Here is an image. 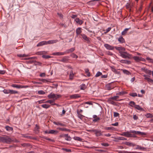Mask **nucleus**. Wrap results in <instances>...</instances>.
I'll use <instances>...</instances> for the list:
<instances>
[{
  "mask_svg": "<svg viewBox=\"0 0 153 153\" xmlns=\"http://www.w3.org/2000/svg\"><path fill=\"white\" fill-rule=\"evenodd\" d=\"M12 141V139L8 136H0V143L10 144Z\"/></svg>",
  "mask_w": 153,
  "mask_h": 153,
  "instance_id": "f257e3e1",
  "label": "nucleus"
},
{
  "mask_svg": "<svg viewBox=\"0 0 153 153\" xmlns=\"http://www.w3.org/2000/svg\"><path fill=\"white\" fill-rule=\"evenodd\" d=\"M61 97L59 95L54 94L52 93H51L48 96V97L49 99H53V100H55Z\"/></svg>",
  "mask_w": 153,
  "mask_h": 153,
  "instance_id": "f03ea898",
  "label": "nucleus"
},
{
  "mask_svg": "<svg viewBox=\"0 0 153 153\" xmlns=\"http://www.w3.org/2000/svg\"><path fill=\"white\" fill-rule=\"evenodd\" d=\"M120 56L123 58L129 59L131 58V55L126 52L120 51Z\"/></svg>",
  "mask_w": 153,
  "mask_h": 153,
  "instance_id": "7ed1b4c3",
  "label": "nucleus"
},
{
  "mask_svg": "<svg viewBox=\"0 0 153 153\" xmlns=\"http://www.w3.org/2000/svg\"><path fill=\"white\" fill-rule=\"evenodd\" d=\"M130 132L131 133L140 135L142 136H143L146 135V133L144 132H141L140 131L131 130H130Z\"/></svg>",
  "mask_w": 153,
  "mask_h": 153,
  "instance_id": "20e7f679",
  "label": "nucleus"
},
{
  "mask_svg": "<svg viewBox=\"0 0 153 153\" xmlns=\"http://www.w3.org/2000/svg\"><path fill=\"white\" fill-rule=\"evenodd\" d=\"M83 39L86 41V42L88 44H89L90 43V41L89 38L87 37V36L84 34H81Z\"/></svg>",
  "mask_w": 153,
  "mask_h": 153,
  "instance_id": "39448f33",
  "label": "nucleus"
},
{
  "mask_svg": "<svg viewBox=\"0 0 153 153\" xmlns=\"http://www.w3.org/2000/svg\"><path fill=\"white\" fill-rule=\"evenodd\" d=\"M69 57L68 56H64L61 59L59 60V61L63 62H67L69 61Z\"/></svg>",
  "mask_w": 153,
  "mask_h": 153,
  "instance_id": "423d86ee",
  "label": "nucleus"
},
{
  "mask_svg": "<svg viewBox=\"0 0 153 153\" xmlns=\"http://www.w3.org/2000/svg\"><path fill=\"white\" fill-rule=\"evenodd\" d=\"M102 132L100 130L97 129L95 133V136L97 137L102 136L103 135Z\"/></svg>",
  "mask_w": 153,
  "mask_h": 153,
  "instance_id": "0eeeda50",
  "label": "nucleus"
},
{
  "mask_svg": "<svg viewBox=\"0 0 153 153\" xmlns=\"http://www.w3.org/2000/svg\"><path fill=\"white\" fill-rule=\"evenodd\" d=\"M104 46L107 49L109 50H113L114 48V47L110 45L105 44L104 45Z\"/></svg>",
  "mask_w": 153,
  "mask_h": 153,
  "instance_id": "6e6552de",
  "label": "nucleus"
},
{
  "mask_svg": "<svg viewBox=\"0 0 153 153\" xmlns=\"http://www.w3.org/2000/svg\"><path fill=\"white\" fill-rule=\"evenodd\" d=\"M81 97V96L79 94H74L71 95L70 97L71 99H76Z\"/></svg>",
  "mask_w": 153,
  "mask_h": 153,
  "instance_id": "1a4fd4ad",
  "label": "nucleus"
},
{
  "mask_svg": "<svg viewBox=\"0 0 153 153\" xmlns=\"http://www.w3.org/2000/svg\"><path fill=\"white\" fill-rule=\"evenodd\" d=\"M65 54V52H54L52 53V55L54 56H62L64 55Z\"/></svg>",
  "mask_w": 153,
  "mask_h": 153,
  "instance_id": "9d476101",
  "label": "nucleus"
},
{
  "mask_svg": "<svg viewBox=\"0 0 153 153\" xmlns=\"http://www.w3.org/2000/svg\"><path fill=\"white\" fill-rule=\"evenodd\" d=\"M130 133H131L130 131H127L126 132H123L121 134V135L123 136L129 137Z\"/></svg>",
  "mask_w": 153,
  "mask_h": 153,
  "instance_id": "9b49d317",
  "label": "nucleus"
},
{
  "mask_svg": "<svg viewBox=\"0 0 153 153\" xmlns=\"http://www.w3.org/2000/svg\"><path fill=\"white\" fill-rule=\"evenodd\" d=\"M11 86L13 87L17 88H23L24 87V86H22L20 85L16 84H13L11 85Z\"/></svg>",
  "mask_w": 153,
  "mask_h": 153,
  "instance_id": "f8f14e48",
  "label": "nucleus"
},
{
  "mask_svg": "<svg viewBox=\"0 0 153 153\" xmlns=\"http://www.w3.org/2000/svg\"><path fill=\"white\" fill-rule=\"evenodd\" d=\"M75 48H72L69 49H68L65 51V54H67L73 52L75 50Z\"/></svg>",
  "mask_w": 153,
  "mask_h": 153,
  "instance_id": "ddd939ff",
  "label": "nucleus"
},
{
  "mask_svg": "<svg viewBox=\"0 0 153 153\" xmlns=\"http://www.w3.org/2000/svg\"><path fill=\"white\" fill-rule=\"evenodd\" d=\"M110 68L111 69V71L113 72H114L115 74H119L120 72L117 71L116 69L115 68V67L114 66H110Z\"/></svg>",
  "mask_w": 153,
  "mask_h": 153,
  "instance_id": "4468645a",
  "label": "nucleus"
},
{
  "mask_svg": "<svg viewBox=\"0 0 153 153\" xmlns=\"http://www.w3.org/2000/svg\"><path fill=\"white\" fill-rule=\"evenodd\" d=\"M75 75V73H73L72 71H71L70 73L69 79L71 80H72L73 79L74 76Z\"/></svg>",
  "mask_w": 153,
  "mask_h": 153,
  "instance_id": "2eb2a0df",
  "label": "nucleus"
},
{
  "mask_svg": "<svg viewBox=\"0 0 153 153\" xmlns=\"http://www.w3.org/2000/svg\"><path fill=\"white\" fill-rule=\"evenodd\" d=\"M120 62L122 63H124L127 64H131V61L127 60H121L120 61Z\"/></svg>",
  "mask_w": 153,
  "mask_h": 153,
  "instance_id": "dca6fc26",
  "label": "nucleus"
},
{
  "mask_svg": "<svg viewBox=\"0 0 153 153\" xmlns=\"http://www.w3.org/2000/svg\"><path fill=\"white\" fill-rule=\"evenodd\" d=\"M58 42V40L57 39L54 40H49L48 41H47V44H52L55 43H56Z\"/></svg>",
  "mask_w": 153,
  "mask_h": 153,
  "instance_id": "f3484780",
  "label": "nucleus"
},
{
  "mask_svg": "<svg viewBox=\"0 0 153 153\" xmlns=\"http://www.w3.org/2000/svg\"><path fill=\"white\" fill-rule=\"evenodd\" d=\"M47 41H43L39 42L37 45V46L39 47L44 45H47Z\"/></svg>",
  "mask_w": 153,
  "mask_h": 153,
  "instance_id": "a211bd4d",
  "label": "nucleus"
},
{
  "mask_svg": "<svg viewBox=\"0 0 153 153\" xmlns=\"http://www.w3.org/2000/svg\"><path fill=\"white\" fill-rule=\"evenodd\" d=\"M54 100H50L47 101L46 102L47 103H49L51 104L52 105H57V104L54 102Z\"/></svg>",
  "mask_w": 153,
  "mask_h": 153,
  "instance_id": "6ab92c4d",
  "label": "nucleus"
},
{
  "mask_svg": "<svg viewBox=\"0 0 153 153\" xmlns=\"http://www.w3.org/2000/svg\"><path fill=\"white\" fill-rule=\"evenodd\" d=\"M125 144L127 146L133 147L136 145L133 143H130L129 142H126L125 143Z\"/></svg>",
  "mask_w": 153,
  "mask_h": 153,
  "instance_id": "aec40b11",
  "label": "nucleus"
},
{
  "mask_svg": "<svg viewBox=\"0 0 153 153\" xmlns=\"http://www.w3.org/2000/svg\"><path fill=\"white\" fill-rule=\"evenodd\" d=\"M82 32L81 28L78 27L77 28L76 31V34L77 35H81V33Z\"/></svg>",
  "mask_w": 153,
  "mask_h": 153,
  "instance_id": "412c9836",
  "label": "nucleus"
},
{
  "mask_svg": "<svg viewBox=\"0 0 153 153\" xmlns=\"http://www.w3.org/2000/svg\"><path fill=\"white\" fill-rule=\"evenodd\" d=\"M107 102L108 103L112 104L113 105H116V102L113 101L110 98L108 99Z\"/></svg>",
  "mask_w": 153,
  "mask_h": 153,
  "instance_id": "4be33fe9",
  "label": "nucleus"
},
{
  "mask_svg": "<svg viewBox=\"0 0 153 153\" xmlns=\"http://www.w3.org/2000/svg\"><path fill=\"white\" fill-rule=\"evenodd\" d=\"M114 48L117 50H118L119 51V52L120 51H125V49L124 48H123L122 47H115Z\"/></svg>",
  "mask_w": 153,
  "mask_h": 153,
  "instance_id": "5701e85b",
  "label": "nucleus"
},
{
  "mask_svg": "<svg viewBox=\"0 0 153 153\" xmlns=\"http://www.w3.org/2000/svg\"><path fill=\"white\" fill-rule=\"evenodd\" d=\"M132 5L128 3H127L126 4V8L128 9V10L129 11H131V8L132 7Z\"/></svg>",
  "mask_w": 153,
  "mask_h": 153,
  "instance_id": "b1692460",
  "label": "nucleus"
},
{
  "mask_svg": "<svg viewBox=\"0 0 153 153\" xmlns=\"http://www.w3.org/2000/svg\"><path fill=\"white\" fill-rule=\"evenodd\" d=\"M49 134H56L58 133V131L56 130H51L49 131Z\"/></svg>",
  "mask_w": 153,
  "mask_h": 153,
  "instance_id": "393cba45",
  "label": "nucleus"
},
{
  "mask_svg": "<svg viewBox=\"0 0 153 153\" xmlns=\"http://www.w3.org/2000/svg\"><path fill=\"white\" fill-rule=\"evenodd\" d=\"M133 58L136 62H138L140 61L142 59L141 58H140L137 56H134L133 57Z\"/></svg>",
  "mask_w": 153,
  "mask_h": 153,
  "instance_id": "a878e982",
  "label": "nucleus"
},
{
  "mask_svg": "<svg viewBox=\"0 0 153 153\" xmlns=\"http://www.w3.org/2000/svg\"><path fill=\"white\" fill-rule=\"evenodd\" d=\"M118 41L121 43H123L125 42V40L124 39L122 36H120L118 39Z\"/></svg>",
  "mask_w": 153,
  "mask_h": 153,
  "instance_id": "bb28decb",
  "label": "nucleus"
},
{
  "mask_svg": "<svg viewBox=\"0 0 153 153\" xmlns=\"http://www.w3.org/2000/svg\"><path fill=\"white\" fill-rule=\"evenodd\" d=\"M53 123L55 125H60V126H65V124L62 123H60L59 122H53Z\"/></svg>",
  "mask_w": 153,
  "mask_h": 153,
  "instance_id": "cd10ccee",
  "label": "nucleus"
},
{
  "mask_svg": "<svg viewBox=\"0 0 153 153\" xmlns=\"http://www.w3.org/2000/svg\"><path fill=\"white\" fill-rule=\"evenodd\" d=\"M127 94V92L126 91H122L117 93L116 94L119 95H123Z\"/></svg>",
  "mask_w": 153,
  "mask_h": 153,
  "instance_id": "c85d7f7f",
  "label": "nucleus"
},
{
  "mask_svg": "<svg viewBox=\"0 0 153 153\" xmlns=\"http://www.w3.org/2000/svg\"><path fill=\"white\" fill-rule=\"evenodd\" d=\"M75 21L76 22L79 24L81 25L83 23V22L82 20H79V18H76L75 19Z\"/></svg>",
  "mask_w": 153,
  "mask_h": 153,
  "instance_id": "c756f323",
  "label": "nucleus"
},
{
  "mask_svg": "<svg viewBox=\"0 0 153 153\" xmlns=\"http://www.w3.org/2000/svg\"><path fill=\"white\" fill-rule=\"evenodd\" d=\"M17 56L21 58L22 57H27L29 56V54L26 55L25 54H18Z\"/></svg>",
  "mask_w": 153,
  "mask_h": 153,
  "instance_id": "7c9ffc66",
  "label": "nucleus"
},
{
  "mask_svg": "<svg viewBox=\"0 0 153 153\" xmlns=\"http://www.w3.org/2000/svg\"><path fill=\"white\" fill-rule=\"evenodd\" d=\"M65 137V139L67 141H71V138L69 136L68 134H66Z\"/></svg>",
  "mask_w": 153,
  "mask_h": 153,
  "instance_id": "2f4dec72",
  "label": "nucleus"
},
{
  "mask_svg": "<svg viewBox=\"0 0 153 153\" xmlns=\"http://www.w3.org/2000/svg\"><path fill=\"white\" fill-rule=\"evenodd\" d=\"M129 105L131 107H133L134 106V107H135V105H135V102L133 101H131L129 102Z\"/></svg>",
  "mask_w": 153,
  "mask_h": 153,
  "instance_id": "473e14b6",
  "label": "nucleus"
},
{
  "mask_svg": "<svg viewBox=\"0 0 153 153\" xmlns=\"http://www.w3.org/2000/svg\"><path fill=\"white\" fill-rule=\"evenodd\" d=\"M122 71L125 74H126L128 75H129L131 74L130 72L127 70L125 69H122Z\"/></svg>",
  "mask_w": 153,
  "mask_h": 153,
  "instance_id": "72a5a7b5",
  "label": "nucleus"
},
{
  "mask_svg": "<svg viewBox=\"0 0 153 153\" xmlns=\"http://www.w3.org/2000/svg\"><path fill=\"white\" fill-rule=\"evenodd\" d=\"M40 81H42L43 82L46 83L47 82H50V79H40Z\"/></svg>",
  "mask_w": 153,
  "mask_h": 153,
  "instance_id": "f704fd0d",
  "label": "nucleus"
},
{
  "mask_svg": "<svg viewBox=\"0 0 153 153\" xmlns=\"http://www.w3.org/2000/svg\"><path fill=\"white\" fill-rule=\"evenodd\" d=\"M73 138L76 140H77L79 141H82V139L79 137H74Z\"/></svg>",
  "mask_w": 153,
  "mask_h": 153,
  "instance_id": "c9c22d12",
  "label": "nucleus"
},
{
  "mask_svg": "<svg viewBox=\"0 0 153 153\" xmlns=\"http://www.w3.org/2000/svg\"><path fill=\"white\" fill-rule=\"evenodd\" d=\"M5 128L7 131H12L13 130V128L12 127H9V126H6L5 127Z\"/></svg>",
  "mask_w": 153,
  "mask_h": 153,
  "instance_id": "e433bc0d",
  "label": "nucleus"
},
{
  "mask_svg": "<svg viewBox=\"0 0 153 153\" xmlns=\"http://www.w3.org/2000/svg\"><path fill=\"white\" fill-rule=\"evenodd\" d=\"M134 108L137 109L139 110L142 111L143 109V108H141L140 107V106L139 105H135Z\"/></svg>",
  "mask_w": 153,
  "mask_h": 153,
  "instance_id": "4c0bfd02",
  "label": "nucleus"
},
{
  "mask_svg": "<svg viewBox=\"0 0 153 153\" xmlns=\"http://www.w3.org/2000/svg\"><path fill=\"white\" fill-rule=\"evenodd\" d=\"M144 79L146 80L149 82L153 83V80L148 77H146Z\"/></svg>",
  "mask_w": 153,
  "mask_h": 153,
  "instance_id": "58836bf2",
  "label": "nucleus"
},
{
  "mask_svg": "<svg viewBox=\"0 0 153 153\" xmlns=\"http://www.w3.org/2000/svg\"><path fill=\"white\" fill-rule=\"evenodd\" d=\"M41 106L43 108H45L46 109L50 107V105H49L46 104H44L42 105H41Z\"/></svg>",
  "mask_w": 153,
  "mask_h": 153,
  "instance_id": "ea45409f",
  "label": "nucleus"
},
{
  "mask_svg": "<svg viewBox=\"0 0 153 153\" xmlns=\"http://www.w3.org/2000/svg\"><path fill=\"white\" fill-rule=\"evenodd\" d=\"M129 29V28H126L122 32L121 34L123 35H125Z\"/></svg>",
  "mask_w": 153,
  "mask_h": 153,
  "instance_id": "a19ab883",
  "label": "nucleus"
},
{
  "mask_svg": "<svg viewBox=\"0 0 153 153\" xmlns=\"http://www.w3.org/2000/svg\"><path fill=\"white\" fill-rule=\"evenodd\" d=\"M18 92L17 91H16L13 90H10V93L12 94H18Z\"/></svg>",
  "mask_w": 153,
  "mask_h": 153,
  "instance_id": "79ce46f5",
  "label": "nucleus"
},
{
  "mask_svg": "<svg viewBox=\"0 0 153 153\" xmlns=\"http://www.w3.org/2000/svg\"><path fill=\"white\" fill-rule=\"evenodd\" d=\"M146 117L147 118H152L153 117V115L150 113H147L145 115Z\"/></svg>",
  "mask_w": 153,
  "mask_h": 153,
  "instance_id": "37998d69",
  "label": "nucleus"
},
{
  "mask_svg": "<svg viewBox=\"0 0 153 153\" xmlns=\"http://www.w3.org/2000/svg\"><path fill=\"white\" fill-rule=\"evenodd\" d=\"M145 149V148L144 147H141L139 145H137V147L136 148V149H139L141 150H143Z\"/></svg>",
  "mask_w": 153,
  "mask_h": 153,
  "instance_id": "c03bdc74",
  "label": "nucleus"
},
{
  "mask_svg": "<svg viewBox=\"0 0 153 153\" xmlns=\"http://www.w3.org/2000/svg\"><path fill=\"white\" fill-rule=\"evenodd\" d=\"M70 56L73 58L76 59L78 58V56L74 53H72L70 55Z\"/></svg>",
  "mask_w": 153,
  "mask_h": 153,
  "instance_id": "a18cd8bd",
  "label": "nucleus"
},
{
  "mask_svg": "<svg viewBox=\"0 0 153 153\" xmlns=\"http://www.w3.org/2000/svg\"><path fill=\"white\" fill-rule=\"evenodd\" d=\"M46 53H47V52L45 51H43L41 52H38L36 53V54L37 55H40Z\"/></svg>",
  "mask_w": 153,
  "mask_h": 153,
  "instance_id": "49530a36",
  "label": "nucleus"
},
{
  "mask_svg": "<svg viewBox=\"0 0 153 153\" xmlns=\"http://www.w3.org/2000/svg\"><path fill=\"white\" fill-rule=\"evenodd\" d=\"M86 104H88L90 105H92V104L91 102L88 101V102H85L84 103V106H85V107H86V108H88V106H85V105Z\"/></svg>",
  "mask_w": 153,
  "mask_h": 153,
  "instance_id": "de8ad7c7",
  "label": "nucleus"
},
{
  "mask_svg": "<svg viewBox=\"0 0 153 153\" xmlns=\"http://www.w3.org/2000/svg\"><path fill=\"white\" fill-rule=\"evenodd\" d=\"M37 93L39 94L43 95L45 94V92L42 90L39 91H38Z\"/></svg>",
  "mask_w": 153,
  "mask_h": 153,
  "instance_id": "09e8293b",
  "label": "nucleus"
},
{
  "mask_svg": "<svg viewBox=\"0 0 153 153\" xmlns=\"http://www.w3.org/2000/svg\"><path fill=\"white\" fill-rule=\"evenodd\" d=\"M77 114L78 115V116L79 118L80 119H82V118L83 116L80 113H79V112L78 110L77 111Z\"/></svg>",
  "mask_w": 153,
  "mask_h": 153,
  "instance_id": "8fccbe9b",
  "label": "nucleus"
},
{
  "mask_svg": "<svg viewBox=\"0 0 153 153\" xmlns=\"http://www.w3.org/2000/svg\"><path fill=\"white\" fill-rule=\"evenodd\" d=\"M42 57L45 59H47L51 57V56L49 55H43L42 56Z\"/></svg>",
  "mask_w": 153,
  "mask_h": 153,
  "instance_id": "3c124183",
  "label": "nucleus"
},
{
  "mask_svg": "<svg viewBox=\"0 0 153 153\" xmlns=\"http://www.w3.org/2000/svg\"><path fill=\"white\" fill-rule=\"evenodd\" d=\"M145 72L147 74H148L149 75H151L152 73V71L150 70H149L147 69L146 70H145Z\"/></svg>",
  "mask_w": 153,
  "mask_h": 153,
  "instance_id": "603ef678",
  "label": "nucleus"
},
{
  "mask_svg": "<svg viewBox=\"0 0 153 153\" xmlns=\"http://www.w3.org/2000/svg\"><path fill=\"white\" fill-rule=\"evenodd\" d=\"M21 146L24 147L30 146V145L29 143H23L21 144Z\"/></svg>",
  "mask_w": 153,
  "mask_h": 153,
  "instance_id": "864d4df0",
  "label": "nucleus"
},
{
  "mask_svg": "<svg viewBox=\"0 0 153 153\" xmlns=\"http://www.w3.org/2000/svg\"><path fill=\"white\" fill-rule=\"evenodd\" d=\"M106 88L108 90H111L112 89L110 85H107L106 86Z\"/></svg>",
  "mask_w": 153,
  "mask_h": 153,
  "instance_id": "5fc2aeb1",
  "label": "nucleus"
},
{
  "mask_svg": "<svg viewBox=\"0 0 153 153\" xmlns=\"http://www.w3.org/2000/svg\"><path fill=\"white\" fill-rule=\"evenodd\" d=\"M129 95L132 97H135L137 96V94L136 93H132L129 94Z\"/></svg>",
  "mask_w": 153,
  "mask_h": 153,
  "instance_id": "6e6d98bb",
  "label": "nucleus"
},
{
  "mask_svg": "<svg viewBox=\"0 0 153 153\" xmlns=\"http://www.w3.org/2000/svg\"><path fill=\"white\" fill-rule=\"evenodd\" d=\"M57 129H59L60 130L62 131H68V129L66 128H57Z\"/></svg>",
  "mask_w": 153,
  "mask_h": 153,
  "instance_id": "4d7b16f0",
  "label": "nucleus"
},
{
  "mask_svg": "<svg viewBox=\"0 0 153 153\" xmlns=\"http://www.w3.org/2000/svg\"><path fill=\"white\" fill-rule=\"evenodd\" d=\"M114 128L112 127H105L104 128V129L105 130H114Z\"/></svg>",
  "mask_w": 153,
  "mask_h": 153,
  "instance_id": "13d9d810",
  "label": "nucleus"
},
{
  "mask_svg": "<svg viewBox=\"0 0 153 153\" xmlns=\"http://www.w3.org/2000/svg\"><path fill=\"white\" fill-rule=\"evenodd\" d=\"M119 97V96H115L113 97H110V98L112 100H117V98Z\"/></svg>",
  "mask_w": 153,
  "mask_h": 153,
  "instance_id": "bf43d9fd",
  "label": "nucleus"
},
{
  "mask_svg": "<svg viewBox=\"0 0 153 153\" xmlns=\"http://www.w3.org/2000/svg\"><path fill=\"white\" fill-rule=\"evenodd\" d=\"M146 59L147 60L149 61L150 62L153 63V59H151L149 57H147L146 58Z\"/></svg>",
  "mask_w": 153,
  "mask_h": 153,
  "instance_id": "052dcab7",
  "label": "nucleus"
},
{
  "mask_svg": "<svg viewBox=\"0 0 153 153\" xmlns=\"http://www.w3.org/2000/svg\"><path fill=\"white\" fill-rule=\"evenodd\" d=\"M102 75V73L100 71L98 72L95 75V77H97Z\"/></svg>",
  "mask_w": 153,
  "mask_h": 153,
  "instance_id": "680f3d73",
  "label": "nucleus"
},
{
  "mask_svg": "<svg viewBox=\"0 0 153 153\" xmlns=\"http://www.w3.org/2000/svg\"><path fill=\"white\" fill-rule=\"evenodd\" d=\"M3 92L5 94H8L10 93V90L4 89L3 91Z\"/></svg>",
  "mask_w": 153,
  "mask_h": 153,
  "instance_id": "e2e57ef3",
  "label": "nucleus"
},
{
  "mask_svg": "<svg viewBox=\"0 0 153 153\" xmlns=\"http://www.w3.org/2000/svg\"><path fill=\"white\" fill-rule=\"evenodd\" d=\"M97 130V129H92L88 130V131L92 132H94L95 134Z\"/></svg>",
  "mask_w": 153,
  "mask_h": 153,
  "instance_id": "0e129e2a",
  "label": "nucleus"
},
{
  "mask_svg": "<svg viewBox=\"0 0 153 153\" xmlns=\"http://www.w3.org/2000/svg\"><path fill=\"white\" fill-rule=\"evenodd\" d=\"M62 150L63 151H65L66 152H71V150L70 149L62 148Z\"/></svg>",
  "mask_w": 153,
  "mask_h": 153,
  "instance_id": "69168bd1",
  "label": "nucleus"
},
{
  "mask_svg": "<svg viewBox=\"0 0 153 153\" xmlns=\"http://www.w3.org/2000/svg\"><path fill=\"white\" fill-rule=\"evenodd\" d=\"M114 117H119V114L116 112H114Z\"/></svg>",
  "mask_w": 153,
  "mask_h": 153,
  "instance_id": "338daca9",
  "label": "nucleus"
},
{
  "mask_svg": "<svg viewBox=\"0 0 153 153\" xmlns=\"http://www.w3.org/2000/svg\"><path fill=\"white\" fill-rule=\"evenodd\" d=\"M111 27H109L108 28H107L105 30V31L104 32L105 34H106V33H108V32H109L111 30Z\"/></svg>",
  "mask_w": 153,
  "mask_h": 153,
  "instance_id": "774afa93",
  "label": "nucleus"
}]
</instances>
